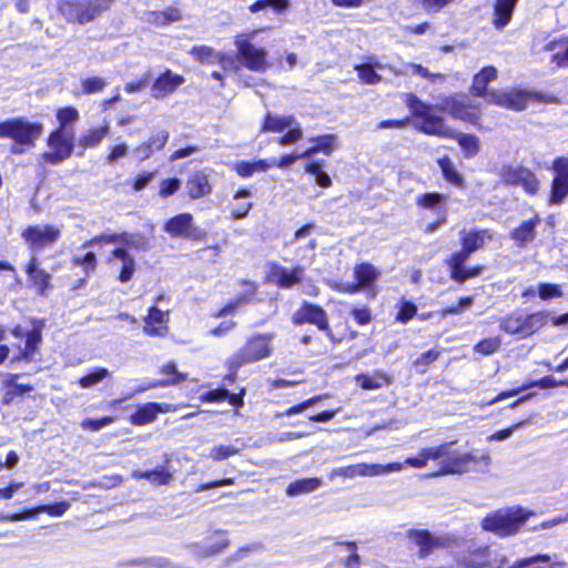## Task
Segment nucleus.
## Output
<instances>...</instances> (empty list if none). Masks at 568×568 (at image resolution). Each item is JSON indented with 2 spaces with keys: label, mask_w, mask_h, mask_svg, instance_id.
<instances>
[{
  "label": "nucleus",
  "mask_w": 568,
  "mask_h": 568,
  "mask_svg": "<svg viewBox=\"0 0 568 568\" xmlns=\"http://www.w3.org/2000/svg\"><path fill=\"white\" fill-rule=\"evenodd\" d=\"M159 374L163 375L164 378L154 381L145 387H140L138 392H145L148 389L158 387L176 386L186 382L189 378L187 373H182L178 371L176 364L174 362H168L164 365H162L159 369Z\"/></svg>",
  "instance_id": "obj_32"
},
{
  "label": "nucleus",
  "mask_w": 568,
  "mask_h": 568,
  "mask_svg": "<svg viewBox=\"0 0 568 568\" xmlns=\"http://www.w3.org/2000/svg\"><path fill=\"white\" fill-rule=\"evenodd\" d=\"M435 110L447 113L454 120L481 128L483 111L479 103L469 100L465 93H453L440 98L439 103L430 104Z\"/></svg>",
  "instance_id": "obj_9"
},
{
  "label": "nucleus",
  "mask_w": 568,
  "mask_h": 568,
  "mask_svg": "<svg viewBox=\"0 0 568 568\" xmlns=\"http://www.w3.org/2000/svg\"><path fill=\"white\" fill-rule=\"evenodd\" d=\"M551 557L548 554H537L530 557L519 558L508 568H566L565 561L550 564Z\"/></svg>",
  "instance_id": "obj_38"
},
{
  "label": "nucleus",
  "mask_w": 568,
  "mask_h": 568,
  "mask_svg": "<svg viewBox=\"0 0 568 568\" xmlns=\"http://www.w3.org/2000/svg\"><path fill=\"white\" fill-rule=\"evenodd\" d=\"M499 180L504 186H520L528 195H536L540 190V180L537 174L524 165H503L499 170Z\"/></svg>",
  "instance_id": "obj_13"
},
{
  "label": "nucleus",
  "mask_w": 568,
  "mask_h": 568,
  "mask_svg": "<svg viewBox=\"0 0 568 568\" xmlns=\"http://www.w3.org/2000/svg\"><path fill=\"white\" fill-rule=\"evenodd\" d=\"M403 469V464L400 463H388L386 465L379 464H359L361 476L363 477H373L378 476L385 473L390 471H399Z\"/></svg>",
  "instance_id": "obj_51"
},
{
  "label": "nucleus",
  "mask_w": 568,
  "mask_h": 568,
  "mask_svg": "<svg viewBox=\"0 0 568 568\" xmlns=\"http://www.w3.org/2000/svg\"><path fill=\"white\" fill-rule=\"evenodd\" d=\"M540 223V217L535 214L528 220L519 223L518 226L514 227L509 232V237L515 242L519 248L526 247L529 243L536 239V227Z\"/></svg>",
  "instance_id": "obj_35"
},
{
  "label": "nucleus",
  "mask_w": 568,
  "mask_h": 568,
  "mask_svg": "<svg viewBox=\"0 0 568 568\" xmlns=\"http://www.w3.org/2000/svg\"><path fill=\"white\" fill-rule=\"evenodd\" d=\"M169 140V132L162 130L152 134L146 141L141 142L136 151L141 153L142 160L150 159L155 152L161 151Z\"/></svg>",
  "instance_id": "obj_42"
},
{
  "label": "nucleus",
  "mask_w": 568,
  "mask_h": 568,
  "mask_svg": "<svg viewBox=\"0 0 568 568\" xmlns=\"http://www.w3.org/2000/svg\"><path fill=\"white\" fill-rule=\"evenodd\" d=\"M245 395V387H241L237 393H230L226 388L220 387L202 393L199 399L201 403H222L227 400L232 407L239 409L244 407Z\"/></svg>",
  "instance_id": "obj_31"
},
{
  "label": "nucleus",
  "mask_w": 568,
  "mask_h": 568,
  "mask_svg": "<svg viewBox=\"0 0 568 568\" xmlns=\"http://www.w3.org/2000/svg\"><path fill=\"white\" fill-rule=\"evenodd\" d=\"M184 82L183 75L166 69L154 79L151 87V95L155 100H163L174 93Z\"/></svg>",
  "instance_id": "obj_27"
},
{
  "label": "nucleus",
  "mask_w": 568,
  "mask_h": 568,
  "mask_svg": "<svg viewBox=\"0 0 568 568\" xmlns=\"http://www.w3.org/2000/svg\"><path fill=\"white\" fill-rule=\"evenodd\" d=\"M20 374L9 373L1 383L2 398L1 404L4 406L11 405L16 398L31 393L34 387L31 384H18Z\"/></svg>",
  "instance_id": "obj_33"
},
{
  "label": "nucleus",
  "mask_w": 568,
  "mask_h": 568,
  "mask_svg": "<svg viewBox=\"0 0 568 568\" xmlns=\"http://www.w3.org/2000/svg\"><path fill=\"white\" fill-rule=\"evenodd\" d=\"M109 371L104 367H95L93 371L88 374L81 376L78 381V384L82 388H89L94 386L95 384L102 382L104 378L109 376Z\"/></svg>",
  "instance_id": "obj_59"
},
{
  "label": "nucleus",
  "mask_w": 568,
  "mask_h": 568,
  "mask_svg": "<svg viewBox=\"0 0 568 568\" xmlns=\"http://www.w3.org/2000/svg\"><path fill=\"white\" fill-rule=\"evenodd\" d=\"M528 388L539 387V388H556V387H568V378L565 379H556L552 375H545L539 379L529 381L525 383Z\"/></svg>",
  "instance_id": "obj_60"
},
{
  "label": "nucleus",
  "mask_w": 568,
  "mask_h": 568,
  "mask_svg": "<svg viewBox=\"0 0 568 568\" xmlns=\"http://www.w3.org/2000/svg\"><path fill=\"white\" fill-rule=\"evenodd\" d=\"M245 366L242 364L236 357L232 354L225 359L224 367L226 368V374L223 377V381L229 385L235 384L237 381L239 371Z\"/></svg>",
  "instance_id": "obj_62"
},
{
  "label": "nucleus",
  "mask_w": 568,
  "mask_h": 568,
  "mask_svg": "<svg viewBox=\"0 0 568 568\" xmlns=\"http://www.w3.org/2000/svg\"><path fill=\"white\" fill-rule=\"evenodd\" d=\"M116 0H58L57 11L67 23L83 26L109 12Z\"/></svg>",
  "instance_id": "obj_6"
},
{
  "label": "nucleus",
  "mask_w": 568,
  "mask_h": 568,
  "mask_svg": "<svg viewBox=\"0 0 568 568\" xmlns=\"http://www.w3.org/2000/svg\"><path fill=\"white\" fill-rule=\"evenodd\" d=\"M272 168V163H268L267 159H260L254 161H236L232 164L231 169L240 178L247 179L257 172H266Z\"/></svg>",
  "instance_id": "obj_43"
},
{
  "label": "nucleus",
  "mask_w": 568,
  "mask_h": 568,
  "mask_svg": "<svg viewBox=\"0 0 568 568\" xmlns=\"http://www.w3.org/2000/svg\"><path fill=\"white\" fill-rule=\"evenodd\" d=\"M335 328L336 331L329 326V333L325 334L333 345H337L343 342H351L358 337V332L349 325L347 320L337 322L335 324Z\"/></svg>",
  "instance_id": "obj_46"
},
{
  "label": "nucleus",
  "mask_w": 568,
  "mask_h": 568,
  "mask_svg": "<svg viewBox=\"0 0 568 568\" xmlns=\"http://www.w3.org/2000/svg\"><path fill=\"white\" fill-rule=\"evenodd\" d=\"M438 168L442 171L443 179L450 185L457 189H465V178L460 172L457 171L454 163L448 155H443L436 160Z\"/></svg>",
  "instance_id": "obj_39"
},
{
  "label": "nucleus",
  "mask_w": 568,
  "mask_h": 568,
  "mask_svg": "<svg viewBox=\"0 0 568 568\" xmlns=\"http://www.w3.org/2000/svg\"><path fill=\"white\" fill-rule=\"evenodd\" d=\"M471 255L473 253L460 246L459 250L446 257L445 265L448 270V276L453 282L464 284L468 280L477 277L483 273L484 265L481 264H475L468 267L465 266V263Z\"/></svg>",
  "instance_id": "obj_16"
},
{
  "label": "nucleus",
  "mask_w": 568,
  "mask_h": 568,
  "mask_svg": "<svg viewBox=\"0 0 568 568\" xmlns=\"http://www.w3.org/2000/svg\"><path fill=\"white\" fill-rule=\"evenodd\" d=\"M404 103L413 119L418 120L417 130L426 135L456 140L466 159L474 158L480 151V141L473 133H462L446 124L444 116L433 113V106L420 100L415 93H406Z\"/></svg>",
  "instance_id": "obj_1"
},
{
  "label": "nucleus",
  "mask_w": 568,
  "mask_h": 568,
  "mask_svg": "<svg viewBox=\"0 0 568 568\" xmlns=\"http://www.w3.org/2000/svg\"><path fill=\"white\" fill-rule=\"evenodd\" d=\"M415 204L418 209L438 214L442 210H447V195L435 191L420 193L416 196Z\"/></svg>",
  "instance_id": "obj_40"
},
{
  "label": "nucleus",
  "mask_w": 568,
  "mask_h": 568,
  "mask_svg": "<svg viewBox=\"0 0 568 568\" xmlns=\"http://www.w3.org/2000/svg\"><path fill=\"white\" fill-rule=\"evenodd\" d=\"M189 53L200 63H214L217 54L212 47L205 44L193 45Z\"/></svg>",
  "instance_id": "obj_57"
},
{
  "label": "nucleus",
  "mask_w": 568,
  "mask_h": 568,
  "mask_svg": "<svg viewBox=\"0 0 568 568\" xmlns=\"http://www.w3.org/2000/svg\"><path fill=\"white\" fill-rule=\"evenodd\" d=\"M312 146L302 152L303 156H311L316 153L331 155L337 145V136L335 134H322L310 139Z\"/></svg>",
  "instance_id": "obj_44"
},
{
  "label": "nucleus",
  "mask_w": 568,
  "mask_h": 568,
  "mask_svg": "<svg viewBox=\"0 0 568 568\" xmlns=\"http://www.w3.org/2000/svg\"><path fill=\"white\" fill-rule=\"evenodd\" d=\"M549 324V312L539 310L527 313L516 308L498 320V328L501 333L516 339H527Z\"/></svg>",
  "instance_id": "obj_4"
},
{
  "label": "nucleus",
  "mask_w": 568,
  "mask_h": 568,
  "mask_svg": "<svg viewBox=\"0 0 568 568\" xmlns=\"http://www.w3.org/2000/svg\"><path fill=\"white\" fill-rule=\"evenodd\" d=\"M24 272L28 275L29 285L39 296H47L53 290L52 276L44 268L39 266L38 260L31 257L26 264Z\"/></svg>",
  "instance_id": "obj_25"
},
{
  "label": "nucleus",
  "mask_w": 568,
  "mask_h": 568,
  "mask_svg": "<svg viewBox=\"0 0 568 568\" xmlns=\"http://www.w3.org/2000/svg\"><path fill=\"white\" fill-rule=\"evenodd\" d=\"M110 126L108 123H103L100 126H92L83 131L77 141V148L79 149L75 154L82 155L88 149L98 148L102 141L109 135Z\"/></svg>",
  "instance_id": "obj_36"
},
{
  "label": "nucleus",
  "mask_w": 568,
  "mask_h": 568,
  "mask_svg": "<svg viewBox=\"0 0 568 568\" xmlns=\"http://www.w3.org/2000/svg\"><path fill=\"white\" fill-rule=\"evenodd\" d=\"M132 478L148 480L153 486H169L173 480V474L166 467L150 470L136 469L132 471Z\"/></svg>",
  "instance_id": "obj_41"
},
{
  "label": "nucleus",
  "mask_w": 568,
  "mask_h": 568,
  "mask_svg": "<svg viewBox=\"0 0 568 568\" xmlns=\"http://www.w3.org/2000/svg\"><path fill=\"white\" fill-rule=\"evenodd\" d=\"M534 511L521 506H510L487 513L480 527L484 531L499 538H507L520 532Z\"/></svg>",
  "instance_id": "obj_3"
},
{
  "label": "nucleus",
  "mask_w": 568,
  "mask_h": 568,
  "mask_svg": "<svg viewBox=\"0 0 568 568\" xmlns=\"http://www.w3.org/2000/svg\"><path fill=\"white\" fill-rule=\"evenodd\" d=\"M181 187V181L176 176L163 179L159 184L158 195L168 199L174 195Z\"/></svg>",
  "instance_id": "obj_63"
},
{
  "label": "nucleus",
  "mask_w": 568,
  "mask_h": 568,
  "mask_svg": "<svg viewBox=\"0 0 568 568\" xmlns=\"http://www.w3.org/2000/svg\"><path fill=\"white\" fill-rule=\"evenodd\" d=\"M143 333L150 337H165L169 332L170 316L169 312H163L156 306L148 308V313L144 316Z\"/></svg>",
  "instance_id": "obj_28"
},
{
  "label": "nucleus",
  "mask_w": 568,
  "mask_h": 568,
  "mask_svg": "<svg viewBox=\"0 0 568 568\" xmlns=\"http://www.w3.org/2000/svg\"><path fill=\"white\" fill-rule=\"evenodd\" d=\"M55 119L58 121L55 129L74 130V124L79 121L80 114L75 106L65 105L57 109Z\"/></svg>",
  "instance_id": "obj_50"
},
{
  "label": "nucleus",
  "mask_w": 568,
  "mask_h": 568,
  "mask_svg": "<svg viewBox=\"0 0 568 568\" xmlns=\"http://www.w3.org/2000/svg\"><path fill=\"white\" fill-rule=\"evenodd\" d=\"M332 559L326 568H362V558L356 541H335Z\"/></svg>",
  "instance_id": "obj_22"
},
{
  "label": "nucleus",
  "mask_w": 568,
  "mask_h": 568,
  "mask_svg": "<svg viewBox=\"0 0 568 568\" xmlns=\"http://www.w3.org/2000/svg\"><path fill=\"white\" fill-rule=\"evenodd\" d=\"M48 150L41 153V160L50 165H58L74 153L77 148L75 130L53 129L47 136Z\"/></svg>",
  "instance_id": "obj_11"
},
{
  "label": "nucleus",
  "mask_w": 568,
  "mask_h": 568,
  "mask_svg": "<svg viewBox=\"0 0 568 568\" xmlns=\"http://www.w3.org/2000/svg\"><path fill=\"white\" fill-rule=\"evenodd\" d=\"M178 406L169 403L148 402L139 405L129 416L132 426H145L156 420L159 414L174 413Z\"/></svg>",
  "instance_id": "obj_24"
},
{
  "label": "nucleus",
  "mask_w": 568,
  "mask_h": 568,
  "mask_svg": "<svg viewBox=\"0 0 568 568\" xmlns=\"http://www.w3.org/2000/svg\"><path fill=\"white\" fill-rule=\"evenodd\" d=\"M474 302L473 295H467L458 298V302L454 305L446 306L438 311V315L442 318L447 317L448 315H457L464 312L466 308L470 307Z\"/></svg>",
  "instance_id": "obj_61"
},
{
  "label": "nucleus",
  "mask_w": 568,
  "mask_h": 568,
  "mask_svg": "<svg viewBox=\"0 0 568 568\" xmlns=\"http://www.w3.org/2000/svg\"><path fill=\"white\" fill-rule=\"evenodd\" d=\"M21 237L31 252H40L54 245L61 237V229L53 224L29 225Z\"/></svg>",
  "instance_id": "obj_17"
},
{
  "label": "nucleus",
  "mask_w": 568,
  "mask_h": 568,
  "mask_svg": "<svg viewBox=\"0 0 568 568\" xmlns=\"http://www.w3.org/2000/svg\"><path fill=\"white\" fill-rule=\"evenodd\" d=\"M406 538L409 546L416 548V554L419 559H425L436 550L446 547L445 538L435 535L428 529H408L406 531Z\"/></svg>",
  "instance_id": "obj_20"
},
{
  "label": "nucleus",
  "mask_w": 568,
  "mask_h": 568,
  "mask_svg": "<svg viewBox=\"0 0 568 568\" xmlns=\"http://www.w3.org/2000/svg\"><path fill=\"white\" fill-rule=\"evenodd\" d=\"M494 239L493 231L489 229H469L462 230L459 232V243L460 246L469 251L470 253H475L485 247L488 242H491Z\"/></svg>",
  "instance_id": "obj_30"
},
{
  "label": "nucleus",
  "mask_w": 568,
  "mask_h": 568,
  "mask_svg": "<svg viewBox=\"0 0 568 568\" xmlns=\"http://www.w3.org/2000/svg\"><path fill=\"white\" fill-rule=\"evenodd\" d=\"M456 443L457 440H452L438 446L422 448L417 456L407 457L404 464L418 469L425 467L428 460L440 459L437 475H462L474 470L479 462H483L485 466L489 465V454L486 453L478 457L471 452L459 453L453 450L452 446Z\"/></svg>",
  "instance_id": "obj_2"
},
{
  "label": "nucleus",
  "mask_w": 568,
  "mask_h": 568,
  "mask_svg": "<svg viewBox=\"0 0 568 568\" xmlns=\"http://www.w3.org/2000/svg\"><path fill=\"white\" fill-rule=\"evenodd\" d=\"M119 243H122L125 247L113 248L106 257V263H111L113 258H119L122 262V266L118 274V281L126 283L132 280L136 265L135 258L129 253L128 248H132L139 252H144L150 248L149 239L142 233H119Z\"/></svg>",
  "instance_id": "obj_7"
},
{
  "label": "nucleus",
  "mask_w": 568,
  "mask_h": 568,
  "mask_svg": "<svg viewBox=\"0 0 568 568\" xmlns=\"http://www.w3.org/2000/svg\"><path fill=\"white\" fill-rule=\"evenodd\" d=\"M43 321L34 320L33 326L26 332L21 324H16L10 328V334L16 338H24V345L17 344L13 348L17 351L10 358V364L32 363L42 344Z\"/></svg>",
  "instance_id": "obj_10"
},
{
  "label": "nucleus",
  "mask_w": 568,
  "mask_h": 568,
  "mask_svg": "<svg viewBox=\"0 0 568 568\" xmlns=\"http://www.w3.org/2000/svg\"><path fill=\"white\" fill-rule=\"evenodd\" d=\"M357 77L363 84H377L382 81V75L375 71L371 63H361L354 65Z\"/></svg>",
  "instance_id": "obj_54"
},
{
  "label": "nucleus",
  "mask_w": 568,
  "mask_h": 568,
  "mask_svg": "<svg viewBox=\"0 0 568 568\" xmlns=\"http://www.w3.org/2000/svg\"><path fill=\"white\" fill-rule=\"evenodd\" d=\"M236 54L242 64L250 71L261 72L267 68L264 48L255 47L248 39H236Z\"/></svg>",
  "instance_id": "obj_23"
},
{
  "label": "nucleus",
  "mask_w": 568,
  "mask_h": 568,
  "mask_svg": "<svg viewBox=\"0 0 568 568\" xmlns=\"http://www.w3.org/2000/svg\"><path fill=\"white\" fill-rule=\"evenodd\" d=\"M295 123L293 115L278 116L267 112L263 116L260 132H282Z\"/></svg>",
  "instance_id": "obj_48"
},
{
  "label": "nucleus",
  "mask_w": 568,
  "mask_h": 568,
  "mask_svg": "<svg viewBox=\"0 0 568 568\" xmlns=\"http://www.w3.org/2000/svg\"><path fill=\"white\" fill-rule=\"evenodd\" d=\"M185 196L191 201H196L209 196L213 186L210 176L205 170L192 171L185 180Z\"/></svg>",
  "instance_id": "obj_26"
},
{
  "label": "nucleus",
  "mask_w": 568,
  "mask_h": 568,
  "mask_svg": "<svg viewBox=\"0 0 568 568\" xmlns=\"http://www.w3.org/2000/svg\"><path fill=\"white\" fill-rule=\"evenodd\" d=\"M241 284L247 287L246 292L236 295L233 300L229 301L225 305L215 311L212 314L214 318H221L226 315H232L236 312L239 306L247 304L254 300L257 293V284L250 280H242Z\"/></svg>",
  "instance_id": "obj_34"
},
{
  "label": "nucleus",
  "mask_w": 568,
  "mask_h": 568,
  "mask_svg": "<svg viewBox=\"0 0 568 568\" xmlns=\"http://www.w3.org/2000/svg\"><path fill=\"white\" fill-rule=\"evenodd\" d=\"M378 276L379 272L373 264L368 262L358 263L354 266L355 282L334 283L331 285V288L343 294H354L359 292L362 288L374 284Z\"/></svg>",
  "instance_id": "obj_21"
},
{
  "label": "nucleus",
  "mask_w": 568,
  "mask_h": 568,
  "mask_svg": "<svg viewBox=\"0 0 568 568\" xmlns=\"http://www.w3.org/2000/svg\"><path fill=\"white\" fill-rule=\"evenodd\" d=\"M355 382L364 390H375L390 385L392 379L386 373L376 371L372 375L365 373L356 375Z\"/></svg>",
  "instance_id": "obj_45"
},
{
  "label": "nucleus",
  "mask_w": 568,
  "mask_h": 568,
  "mask_svg": "<svg viewBox=\"0 0 568 568\" xmlns=\"http://www.w3.org/2000/svg\"><path fill=\"white\" fill-rule=\"evenodd\" d=\"M292 324L295 326L314 325L324 334L329 333V321L327 312L320 304L303 301L300 307L292 315Z\"/></svg>",
  "instance_id": "obj_19"
},
{
  "label": "nucleus",
  "mask_w": 568,
  "mask_h": 568,
  "mask_svg": "<svg viewBox=\"0 0 568 568\" xmlns=\"http://www.w3.org/2000/svg\"><path fill=\"white\" fill-rule=\"evenodd\" d=\"M106 87V81L101 77H89L84 78L80 82L81 94H94L102 92Z\"/></svg>",
  "instance_id": "obj_58"
},
{
  "label": "nucleus",
  "mask_w": 568,
  "mask_h": 568,
  "mask_svg": "<svg viewBox=\"0 0 568 568\" xmlns=\"http://www.w3.org/2000/svg\"><path fill=\"white\" fill-rule=\"evenodd\" d=\"M396 314L394 316V323L399 325L408 324L413 318L418 315L417 305L405 297H400L395 305Z\"/></svg>",
  "instance_id": "obj_49"
},
{
  "label": "nucleus",
  "mask_w": 568,
  "mask_h": 568,
  "mask_svg": "<svg viewBox=\"0 0 568 568\" xmlns=\"http://www.w3.org/2000/svg\"><path fill=\"white\" fill-rule=\"evenodd\" d=\"M71 264L81 267L85 275H90L97 271L98 258L95 253L90 251L83 255L72 256Z\"/></svg>",
  "instance_id": "obj_53"
},
{
  "label": "nucleus",
  "mask_w": 568,
  "mask_h": 568,
  "mask_svg": "<svg viewBox=\"0 0 568 568\" xmlns=\"http://www.w3.org/2000/svg\"><path fill=\"white\" fill-rule=\"evenodd\" d=\"M552 180L550 183L547 203L560 205L568 197V156L559 155L551 162Z\"/></svg>",
  "instance_id": "obj_18"
},
{
  "label": "nucleus",
  "mask_w": 568,
  "mask_h": 568,
  "mask_svg": "<svg viewBox=\"0 0 568 568\" xmlns=\"http://www.w3.org/2000/svg\"><path fill=\"white\" fill-rule=\"evenodd\" d=\"M501 347V338L499 336L486 337L477 342L473 349L480 356H490L497 353Z\"/></svg>",
  "instance_id": "obj_52"
},
{
  "label": "nucleus",
  "mask_w": 568,
  "mask_h": 568,
  "mask_svg": "<svg viewBox=\"0 0 568 568\" xmlns=\"http://www.w3.org/2000/svg\"><path fill=\"white\" fill-rule=\"evenodd\" d=\"M505 562V557H501L499 561H476L473 552L462 559V565L465 568H503Z\"/></svg>",
  "instance_id": "obj_64"
},
{
  "label": "nucleus",
  "mask_w": 568,
  "mask_h": 568,
  "mask_svg": "<svg viewBox=\"0 0 568 568\" xmlns=\"http://www.w3.org/2000/svg\"><path fill=\"white\" fill-rule=\"evenodd\" d=\"M519 0H494L491 23L497 30H503L513 19Z\"/></svg>",
  "instance_id": "obj_37"
},
{
  "label": "nucleus",
  "mask_w": 568,
  "mask_h": 568,
  "mask_svg": "<svg viewBox=\"0 0 568 568\" xmlns=\"http://www.w3.org/2000/svg\"><path fill=\"white\" fill-rule=\"evenodd\" d=\"M440 356L438 349L432 348L422 353L414 362L413 367L420 374L427 372L428 367L435 363Z\"/></svg>",
  "instance_id": "obj_56"
},
{
  "label": "nucleus",
  "mask_w": 568,
  "mask_h": 568,
  "mask_svg": "<svg viewBox=\"0 0 568 568\" xmlns=\"http://www.w3.org/2000/svg\"><path fill=\"white\" fill-rule=\"evenodd\" d=\"M163 230L173 239H185L193 242H203L207 233L194 224L190 212L179 213L165 221Z\"/></svg>",
  "instance_id": "obj_15"
},
{
  "label": "nucleus",
  "mask_w": 568,
  "mask_h": 568,
  "mask_svg": "<svg viewBox=\"0 0 568 568\" xmlns=\"http://www.w3.org/2000/svg\"><path fill=\"white\" fill-rule=\"evenodd\" d=\"M43 133V124L24 116H13L0 122V139L12 141L10 152L22 154L36 146Z\"/></svg>",
  "instance_id": "obj_5"
},
{
  "label": "nucleus",
  "mask_w": 568,
  "mask_h": 568,
  "mask_svg": "<svg viewBox=\"0 0 568 568\" xmlns=\"http://www.w3.org/2000/svg\"><path fill=\"white\" fill-rule=\"evenodd\" d=\"M304 170L305 172L315 176L318 186L323 189L332 186V179L326 172H324L322 163L320 161H312L306 163Z\"/></svg>",
  "instance_id": "obj_55"
},
{
  "label": "nucleus",
  "mask_w": 568,
  "mask_h": 568,
  "mask_svg": "<svg viewBox=\"0 0 568 568\" xmlns=\"http://www.w3.org/2000/svg\"><path fill=\"white\" fill-rule=\"evenodd\" d=\"M530 101L546 104L560 102L552 93L508 88L505 90L491 89L489 104L519 112L524 111Z\"/></svg>",
  "instance_id": "obj_8"
},
{
  "label": "nucleus",
  "mask_w": 568,
  "mask_h": 568,
  "mask_svg": "<svg viewBox=\"0 0 568 568\" xmlns=\"http://www.w3.org/2000/svg\"><path fill=\"white\" fill-rule=\"evenodd\" d=\"M322 485L323 481L320 477L300 478L290 483L285 488V493L290 497H295L303 494L312 493L318 489Z\"/></svg>",
  "instance_id": "obj_47"
},
{
  "label": "nucleus",
  "mask_w": 568,
  "mask_h": 568,
  "mask_svg": "<svg viewBox=\"0 0 568 568\" xmlns=\"http://www.w3.org/2000/svg\"><path fill=\"white\" fill-rule=\"evenodd\" d=\"M274 337V333L271 332L252 334L232 355L245 366L266 359L273 354Z\"/></svg>",
  "instance_id": "obj_12"
},
{
  "label": "nucleus",
  "mask_w": 568,
  "mask_h": 568,
  "mask_svg": "<svg viewBox=\"0 0 568 568\" xmlns=\"http://www.w3.org/2000/svg\"><path fill=\"white\" fill-rule=\"evenodd\" d=\"M305 277V267L294 265L285 267L276 261H270L266 264L264 283L276 286L280 290L292 288L303 282Z\"/></svg>",
  "instance_id": "obj_14"
},
{
  "label": "nucleus",
  "mask_w": 568,
  "mask_h": 568,
  "mask_svg": "<svg viewBox=\"0 0 568 568\" xmlns=\"http://www.w3.org/2000/svg\"><path fill=\"white\" fill-rule=\"evenodd\" d=\"M498 77V71L494 65H486L481 68L471 80L469 93L475 98L485 99L486 103H490L491 90H488V84L495 81Z\"/></svg>",
  "instance_id": "obj_29"
}]
</instances>
